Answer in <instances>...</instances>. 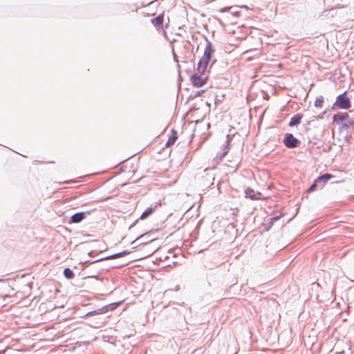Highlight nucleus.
<instances>
[{
    "instance_id": "obj_24",
    "label": "nucleus",
    "mask_w": 354,
    "mask_h": 354,
    "mask_svg": "<svg viewBox=\"0 0 354 354\" xmlns=\"http://www.w3.org/2000/svg\"><path fill=\"white\" fill-rule=\"evenodd\" d=\"M352 138L351 133H347L344 136V140L346 142L349 143Z\"/></svg>"
},
{
    "instance_id": "obj_3",
    "label": "nucleus",
    "mask_w": 354,
    "mask_h": 354,
    "mask_svg": "<svg viewBox=\"0 0 354 354\" xmlns=\"http://www.w3.org/2000/svg\"><path fill=\"white\" fill-rule=\"evenodd\" d=\"M208 77L205 73H198L191 75L190 81L194 87L199 88L207 82Z\"/></svg>"
},
{
    "instance_id": "obj_5",
    "label": "nucleus",
    "mask_w": 354,
    "mask_h": 354,
    "mask_svg": "<svg viewBox=\"0 0 354 354\" xmlns=\"http://www.w3.org/2000/svg\"><path fill=\"white\" fill-rule=\"evenodd\" d=\"M283 143L287 148L293 149L298 147L301 144V141L295 137L293 134L287 133L284 135Z\"/></svg>"
},
{
    "instance_id": "obj_16",
    "label": "nucleus",
    "mask_w": 354,
    "mask_h": 354,
    "mask_svg": "<svg viewBox=\"0 0 354 354\" xmlns=\"http://www.w3.org/2000/svg\"><path fill=\"white\" fill-rule=\"evenodd\" d=\"M177 138H178L177 131H176L175 129H172L171 133L169 136L168 140L167 141V142L165 144V147H169L173 145L177 140Z\"/></svg>"
},
{
    "instance_id": "obj_14",
    "label": "nucleus",
    "mask_w": 354,
    "mask_h": 354,
    "mask_svg": "<svg viewBox=\"0 0 354 354\" xmlns=\"http://www.w3.org/2000/svg\"><path fill=\"white\" fill-rule=\"evenodd\" d=\"M354 127V118H351L349 117V115L348 116V119L345 120L344 122H343L339 127V130L340 131L344 130V129H350L351 127Z\"/></svg>"
},
{
    "instance_id": "obj_22",
    "label": "nucleus",
    "mask_w": 354,
    "mask_h": 354,
    "mask_svg": "<svg viewBox=\"0 0 354 354\" xmlns=\"http://www.w3.org/2000/svg\"><path fill=\"white\" fill-rule=\"evenodd\" d=\"M149 234L150 232H146L145 234H141L140 236H138L134 241L132 242V243H135L136 241H137L139 239H145L146 236H149Z\"/></svg>"
},
{
    "instance_id": "obj_21",
    "label": "nucleus",
    "mask_w": 354,
    "mask_h": 354,
    "mask_svg": "<svg viewBox=\"0 0 354 354\" xmlns=\"http://www.w3.org/2000/svg\"><path fill=\"white\" fill-rule=\"evenodd\" d=\"M282 216V215H279V216H273L272 218H270V226L271 227L274 222H276L277 221H278L281 217Z\"/></svg>"
},
{
    "instance_id": "obj_29",
    "label": "nucleus",
    "mask_w": 354,
    "mask_h": 354,
    "mask_svg": "<svg viewBox=\"0 0 354 354\" xmlns=\"http://www.w3.org/2000/svg\"><path fill=\"white\" fill-rule=\"evenodd\" d=\"M239 14H240V12H234V14H233V15H234V16H236V17H239Z\"/></svg>"
},
{
    "instance_id": "obj_25",
    "label": "nucleus",
    "mask_w": 354,
    "mask_h": 354,
    "mask_svg": "<svg viewBox=\"0 0 354 354\" xmlns=\"http://www.w3.org/2000/svg\"><path fill=\"white\" fill-rule=\"evenodd\" d=\"M326 113V111H324L322 113H321L320 115H317V116H315V118H316L317 120L318 119H322L324 118V115Z\"/></svg>"
},
{
    "instance_id": "obj_12",
    "label": "nucleus",
    "mask_w": 354,
    "mask_h": 354,
    "mask_svg": "<svg viewBox=\"0 0 354 354\" xmlns=\"http://www.w3.org/2000/svg\"><path fill=\"white\" fill-rule=\"evenodd\" d=\"M304 115L301 113H297L294 115L291 118L288 123L289 127H297L301 123V120L303 118Z\"/></svg>"
},
{
    "instance_id": "obj_28",
    "label": "nucleus",
    "mask_w": 354,
    "mask_h": 354,
    "mask_svg": "<svg viewBox=\"0 0 354 354\" xmlns=\"http://www.w3.org/2000/svg\"><path fill=\"white\" fill-rule=\"evenodd\" d=\"M95 253V251H91V252H88V254L89 257H93Z\"/></svg>"
},
{
    "instance_id": "obj_35",
    "label": "nucleus",
    "mask_w": 354,
    "mask_h": 354,
    "mask_svg": "<svg viewBox=\"0 0 354 354\" xmlns=\"http://www.w3.org/2000/svg\"><path fill=\"white\" fill-rule=\"evenodd\" d=\"M243 8H248V7L246 6H243Z\"/></svg>"
},
{
    "instance_id": "obj_6",
    "label": "nucleus",
    "mask_w": 354,
    "mask_h": 354,
    "mask_svg": "<svg viewBox=\"0 0 354 354\" xmlns=\"http://www.w3.org/2000/svg\"><path fill=\"white\" fill-rule=\"evenodd\" d=\"M234 136V134H233V135L228 134V135L226 136V140H225V144L223 145V148H222L223 151L221 153H217V157H218L221 160L228 153V151L230 150V147L229 146H230V142H232V140L233 139V136Z\"/></svg>"
},
{
    "instance_id": "obj_36",
    "label": "nucleus",
    "mask_w": 354,
    "mask_h": 354,
    "mask_svg": "<svg viewBox=\"0 0 354 354\" xmlns=\"http://www.w3.org/2000/svg\"><path fill=\"white\" fill-rule=\"evenodd\" d=\"M2 281H3V279H0V282H2Z\"/></svg>"
},
{
    "instance_id": "obj_19",
    "label": "nucleus",
    "mask_w": 354,
    "mask_h": 354,
    "mask_svg": "<svg viewBox=\"0 0 354 354\" xmlns=\"http://www.w3.org/2000/svg\"><path fill=\"white\" fill-rule=\"evenodd\" d=\"M320 183L317 181V179L314 180L313 184L309 187V188L307 190V192L311 193L314 191H315L318 187L320 188Z\"/></svg>"
},
{
    "instance_id": "obj_32",
    "label": "nucleus",
    "mask_w": 354,
    "mask_h": 354,
    "mask_svg": "<svg viewBox=\"0 0 354 354\" xmlns=\"http://www.w3.org/2000/svg\"><path fill=\"white\" fill-rule=\"evenodd\" d=\"M64 183L65 184H71V182L70 181H66Z\"/></svg>"
},
{
    "instance_id": "obj_13",
    "label": "nucleus",
    "mask_w": 354,
    "mask_h": 354,
    "mask_svg": "<svg viewBox=\"0 0 354 354\" xmlns=\"http://www.w3.org/2000/svg\"><path fill=\"white\" fill-rule=\"evenodd\" d=\"M333 178V176L328 173H325L319 176H318L316 179L320 183V188H322L325 183H327L329 180Z\"/></svg>"
},
{
    "instance_id": "obj_11",
    "label": "nucleus",
    "mask_w": 354,
    "mask_h": 354,
    "mask_svg": "<svg viewBox=\"0 0 354 354\" xmlns=\"http://www.w3.org/2000/svg\"><path fill=\"white\" fill-rule=\"evenodd\" d=\"M348 113H337L333 116V120L334 123L337 124H342L348 119Z\"/></svg>"
},
{
    "instance_id": "obj_27",
    "label": "nucleus",
    "mask_w": 354,
    "mask_h": 354,
    "mask_svg": "<svg viewBox=\"0 0 354 354\" xmlns=\"http://www.w3.org/2000/svg\"><path fill=\"white\" fill-rule=\"evenodd\" d=\"M173 55H174V59L175 62H178L177 55L174 52V50H173Z\"/></svg>"
},
{
    "instance_id": "obj_23",
    "label": "nucleus",
    "mask_w": 354,
    "mask_h": 354,
    "mask_svg": "<svg viewBox=\"0 0 354 354\" xmlns=\"http://www.w3.org/2000/svg\"><path fill=\"white\" fill-rule=\"evenodd\" d=\"M203 92H204L203 90L198 91H196V92H192V94H191V97H196L197 96H199Z\"/></svg>"
},
{
    "instance_id": "obj_20",
    "label": "nucleus",
    "mask_w": 354,
    "mask_h": 354,
    "mask_svg": "<svg viewBox=\"0 0 354 354\" xmlns=\"http://www.w3.org/2000/svg\"><path fill=\"white\" fill-rule=\"evenodd\" d=\"M323 102H324V97H323V96L320 95L319 97H317L315 100V107H322Z\"/></svg>"
},
{
    "instance_id": "obj_1",
    "label": "nucleus",
    "mask_w": 354,
    "mask_h": 354,
    "mask_svg": "<svg viewBox=\"0 0 354 354\" xmlns=\"http://www.w3.org/2000/svg\"><path fill=\"white\" fill-rule=\"evenodd\" d=\"M207 44L204 50L203 55L199 60L197 64L196 71L198 73H205L207 71V66L211 61L213 53H214V48L210 41L205 37Z\"/></svg>"
},
{
    "instance_id": "obj_18",
    "label": "nucleus",
    "mask_w": 354,
    "mask_h": 354,
    "mask_svg": "<svg viewBox=\"0 0 354 354\" xmlns=\"http://www.w3.org/2000/svg\"><path fill=\"white\" fill-rule=\"evenodd\" d=\"M105 318L96 317L94 319L92 326L95 328H100L104 323Z\"/></svg>"
},
{
    "instance_id": "obj_7",
    "label": "nucleus",
    "mask_w": 354,
    "mask_h": 354,
    "mask_svg": "<svg viewBox=\"0 0 354 354\" xmlns=\"http://www.w3.org/2000/svg\"><path fill=\"white\" fill-rule=\"evenodd\" d=\"M130 253H131V252L129 251V250H123V251H122L120 252H118V253H115V254H113L105 257L100 258V259H97L95 261H91L90 263H97V262H99V261H105V260H108V259H117V258H120V257H124V256L127 255V254H129Z\"/></svg>"
},
{
    "instance_id": "obj_2",
    "label": "nucleus",
    "mask_w": 354,
    "mask_h": 354,
    "mask_svg": "<svg viewBox=\"0 0 354 354\" xmlns=\"http://www.w3.org/2000/svg\"><path fill=\"white\" fill-rule=\"evenodd\" d=\"M351 96L348 95L347 91L337 96L333 108L348 110L351 107Z\"/></svg>"
},
{
    "instance_id": "obj_31",
    "label": "nucleus",
    "mask_w": 354,
    "mask_h": 354,
    "mask_svg": "<svg viewBox=\"0 0 354 354\" xmlns=\"http://www.w3.org/2000/svg\"><path fill=\"white\" fill-rule=\"evenodd\" d=\"M226 10H227V9H226V8H223V9H221V10H220V12H225Z\"/></svg>"
},
{
    "instance_id": "obj_33",
    "label": "nucleus",
    "mask_w": 354,
    "mask_h": 354,
    "mask_svg": "<svg viewBox=\"0 0 354 354\" xmlns=\"http://www.w3.org/2000/svg\"><path fill=\"white\" fill-rule=\"evenodd\" d=\"M186 72H187V73H191V71H188V70H186Z\"/></svg>"
},
{
    "instance_id": "obj_9",
    "label": "nucleus",
    "mask_w": 354,
    "mask_h": 354,
    "mask_svg": "<svg viewBox=\"0 0 354 354\" xmlns=\"http://www.w3.org/2000/svg\"><path fill=\"white\" fill-rule=\"evenodd\" d=\"M155 210V208L154 207H149L148 208H147L142 213V214L140 215V218L138 219H137L136 221H135L130 226H129V230L131 229L133 227H134L136 223H138V220L139 219H141V220H144V219H146L147 218H148L149 216H151L153 212Z\"/></svg>"
},
{
    "instance_id": "obj_15",
    "label": "nucleus",
    "mask_w": 354,
    "mask_h": 354,
    "mask_svg": "<svg viewBox=\"0 0 354 354\" xmlns=\"http://www.w3.org/2000/svg\"><path fill=\"white\" fill-rule=\"evenodd\" d=\"M245 194L246 197L250 198L252 200L259 199L260 198L259 196L261 195L260 192H257V194H255L254 189L250 187L245 189Z\"/></svg>"
},
{
    "instance_id": "obj_8",
    "label": "nucleus",
    "mask_w": 354,
    "mask_h": 354,
    "mask_svg": "<svg viewBox=\"0 0 354 354\" xmlns=\"http://www.w3.org/2000/svg\"><path fill=\"white\" fill-rule=\"evenodd\" d=\"M87 214H89V212H76L71 216L69 223H80L86 218V216Z\"/></svg>"
},
{
    "instance_id": "obj_26",
    "label": "nucleus",
    "mask_w": 354,
    "mask_h": 354,
    "mask_svg": "<svg viewBox=\"0 0 354 354\" xmlns=\"http://www.w3.org/2000/svg\"><path fill=\"white\" fill-rule=\"evenodd\" d=\"M156 239H151L149 241H148L146 243H142L141 244H143L144 245H146L147 244H150L153 241H155Z\"/></svg>"
},
{
    "instance_id": "obj_34",
    "label": "nucleus",
    "mask_w": 354,
    "mask_h": 354,
    "mask_svg": "<svg viewBox=\"0 0 354 354\" xmlns=\"http://www.w3.org/2000/svg\"><path fill=\"white\" fill-rule=\"evenodd\" d=\"M207 127H208V128H209V127H210V124H209V123H208V124H207Z\"/></svg>"
},
{
    "instance_id": "obj_30",
    "label": "nucleus",
    "mask_w": 354,
    "mask_h": 354,
    "mask_svg": "<svg viewBox=\"0 0 354 354\" xmlns=\"http://www.w3.org/2000/svg\"><path fill=\"white\" fill-rule=\"evenodd\" d=\"M6 350H1L0 351V354H5Z\"/></svg>"
},
{
    "instance_id": "obj_10",
    "label": "nucleus",
    "mask_w": 354,
    "mask_h": 354,
    "mask_svg": "<svg viewBox=\"0 0 354 354\" xmlns=\"http://www.w3.org/2000/svg\"><path fill=\"white\" fill-rule=\"evenodd\" d=\"M164 21V14H160L151 20V24L156 27L157 30L162 29Z\"/></svg>"
},
{
    "instance_id": "obj_17",
    "label": "nucleus",
    "mask_w": 354,
    "mask_h": 354,
    "mask_svg": "<svg viewBox=\"0 0 354 354\" xmlns=\"http://www.w3.org/2000/svg\"><path fill=\"white\" fill-rule=\"evenodd\" d=\"M63 274L67 279H72L75 277V273L70 268H64Z\"/></svg>"
},
{
    "instance_id": "obj_4",
    "label": "nucleus",
    "mask_w": 354,
    "mask_h": 354,
    "mask_svg": "<svg viewBox=\"0 0 354 354\" xmlns=\"http://www.w3.org/2000/svg\"><path fill=\"white\" fill-rule=\"evenodd\" d=\"M118 306V303H112L109 305L104 306L100 308L95 310L90 311L83 316V317L87 318L96 315H103L109 312V310H113Z\"/></svg>"
}]
</instances>
